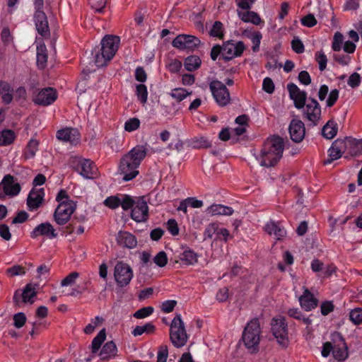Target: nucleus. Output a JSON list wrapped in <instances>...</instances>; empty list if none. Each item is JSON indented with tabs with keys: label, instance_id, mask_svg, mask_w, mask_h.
I'll return each mask as SVG.
<instances>
[{
	"label": "nucleus",
	"instance_id": "nucleus-1",
	"mask_svg": "<svg viewBox=\"0 0 362 362\" xmlns=\"http://www.w3.org/2000/svg\"><path fill=\"white\" fill-rule=\"evenodd\" d=\"M146 154V146L137 145L121 158L119 172L123 175L124 181L132 180L139 175V168Z\"/></svg>",
	"mask_w": 362,
	"mask_h": 362
},
{
	"label": "nucleus",
	"instance_id": "nucleus-2",
	"mask_svg": "<svg viewBox=\"0 0 362 362\" xmlns=\"http://www.w3.org/2000/svg\"><path fill=\"white\" fill-rule=\"evenodd\" d=\"M284 150V142L280 136H274L265 141L256 158L262 166H274L281 158Z\"/></svg>",
	"mask_w": 362,
	"mask_h": 362
},
{
	"label": "nucleus",
	"instance_id": "nucleus-3",
	"mask_svg": "<svg viewBox=\"0 0 362 362\" xmlns=\"http://www.w3.org/2000/svg\"><path fill=\"white\" fill-rule=\"evenodd\" d=\"M120 39L117 36L107 35L101 40V48L95 49V64L98 67L107 64L118 50Z\"/></svg>",
	"mask_w": 362,
	"mask_h": 362
},
{
	"label": "nucleus",
	"instance_id": "nucleus-4",
	"mask_svg": "<svg viewBox=\"0 0 362 362\" xmlns=\"http://www.w3.org/2000/svg\"><path fill=\"white\" fill-rule=\"evenodd\" d=\"M260 333V326L257 319L250 321L244 329L242 339L250 353H257L259 351Z\"/></svg>",
	"mask_w": 362,
	"mask_h": 362
},
{
	"label": "nucleus",
	"instance_id": "nucleus-5",
	"mask_svg": "<svg viewBox=\"0 0 362 362\" xmlns=\"http://www.w3.org/2000/svg\"><path fill=\"white\" fill-rule=\"evenodd\" d=\"M271 327L272 334L276 339L278 344L282 348H286L288 344V330L285 317L282 316L273 317Z\"/></svg>",
	"mask_w": 362,
	"mask_h": 362
},
{
	"label": "nucleus",
	"instance_id": "nucleus-6",
	"mask_svg": "<svg viewBox=\"0 0 362 362\" xmlns=\"http://www.w3.org/2000/svg\"><path fill=\"white\" fill-rule=\"evenodd\" d=\"M70 165L86 179H93L97 175V168L90 159L71 158Z\"/></svg>",
	"mask_w": 362,
	"mask_h": 362
},
{
	"label": "nucleus",
	"instance_id": "nucleus-7",
	"mask_svg": "<svg viewBox=\"0 0 362 362\" xmlns=\"http://www.w3.org/2000/svg\"><path fill=\"white\" fill-rule=\"evenodd\" d=\"M113 274L117 285L121 288L128 286L134 276L132 267L123 261L117 262Z\"/></svg>",
	"mask_w": 362,
	"mask_h": 362
},
{
	"label": "nucleus",
	"instance_id": "nucleus-8",
	"mask_svg": "<svg viewBox=\"0 0 362 362\" xmlns=\"http://www.w3.org/2000/svg\"><path fill=\"white\" fill-rule=\"evenodd\" d=\"M209 88L216 102L220 106H226L230 102V97L226 86L218 80H213L209 83Z\"/></svg>",
	"mask_w": 362,
	"mask_h": 362
},
{
	"label": "nucleus",
	"instance_id": "nucleus-9",
	"mask_svg": "<svg viewBox=\"0 0 362 362\" xmlns=\"http://www.w3.org/2000/svg\"><path fill=\"white\" fill-rule=\"evenodd\" d=\"M21 189V185L13 175H6L0 182V198L15 197Z\"/></svg>",
	"mask_w": 362,
	"mask_h": 362
},
{
	"label": "nucleus",
	"instance_id": "nucleus-10",
	"mask_svg": "<svg viewBox=\"0 0 362 362\" xmlns=\"http://www.w3.org/2000/svg\"><path fill=\"white\" fill-rule=\"evenodd\" d=\"M76 209L74 202L59 204L54 213V220L59 226L65 225Z\"/></svg>",
	"mask_w": 362,
	"mask_h": 362
},
{
	"label": "nucleus",
	"instance_id": "nucleus-11",
	"mask_svg": "<svg viewBox=\"0 0 362 362\" xmlns=\"http://www.w3.org/2000/svg\"><path fill=\"white\" fill-rule=\"evenodd\" d=\"M222 49L223 59L226 62H229L235 57L241 56L245 49V46L242 41L235 43L233 40H230L223 42Z\"/></svg>",
	"mask_w": 362,
	"mask_h": 362
},
{
	"label": "nucleus",
	"instance_id": "nucleus-12",
	"mask_svg": "<svg viewBox=\"0 0 362 362\" xmlns=\"http://www.w3.org/2000/svg\"><path fill=\"white\" fill-rule=\"evenodd\" d=\"M304 107L303 117L311 122L314 126L317 125L321 118V107L319 103L310 96Z\"/></svg>",
	"mask_w": 362,
	"mask_h": 362
},
{
	"label": "nucleus",
	"instance_id": "nucleus-13",
	"mask_svg": "<svg viewBox=\"0 0 362 362\" xmlns=\"http://www.w3.org/2000/svg\"><path fill=\"white\" fill-rule=\"evenodd\" d=\"M131 218L137 223L146 222L148 218V206L143 197L136 199L131 211Z\"/></svg>",
	"mask_w": 362,
	"mask_h": 362
},
{
	"label": "nucleus",
	"instance_id": "nucleus-14",
	"mask_svg": "<svg viewBox=\"0 0 362 362\" xmlns=\"http://www.w3.org/2000/svg\"><path fill=\"white\" fill-rule=\"evenodd\" d=\"M287 90L291 99L293 100L294 106L298 110L303 108L308 100L307 93L304 90H300L293 83H290L287 85Z\"/></svg>",
	"mask_w": 362,
	"mask_h": 362
},
{
	"label": "nucleus",
	"instance_id": "nucleus-15",
	"mask_svg": "<svg viewBox=\"0 0 362 362\" xmlns=\"http://www.w3.org/2000/svg\"><path fill=\"white\" fill-rule=\"evenodd\" d=\"M37 295L35 285L28 284L21 292L19 290L14 293L13 300L16 305H19L21 302L25 303L33 304L34 303L33 298Z\"/></svg>",
	"mask_w": 362,
	"mask_h": 362
},
{
	"label": "nucleus",
	"instance_id": "nucleus-16",
	"mask_svg": "<svg viewBox=\"0 0 362 362\" xmlns=\"http://www.w3.org/2000/svg\"><path fill=\"white\" fill-rule=\"evenodd\" d=\"M170 340L175 347H181V315L176 314L170 324Z\"/></svg>",
	"mask_w": 362,
	"mask_h": 362
},
{
	"label": "nucleus",
	"instance_id": "nucleus-17",
	"mask_svg": "<svg viewBox=\"0 0 362 362\" xmlns=\"http://www.w3.org/2000/svg\"><path fill=\"white\" fill-rule=\"evenodd\" d=\"M57 98V93L53 88H42L34 99L35 103L47 106L53 103Z\"/></svg>",
	"mask_w": 362,
	"mask_h": 362
},
{
	"label": "nucleus",
	"instance_id": "nucleus-18",
	"mask_svg": "<svg viewBox=\"0 0 362 362\" xmlns=\"http://www.w3.org/2000/svg\"><path fill=\"white\" fill-rule=\"evenodd\" d=\"M288 132L291 140L296 143H300L305 137L304 123L298 119H292L288 127Z\"/></svg>",
	"mask_w": 362,
	"mask_h": 362
},
{
	"label": "nucleus",
	"instance_id": "nucleus-19",
	"mask_svg": "<svg viewBox=\"0 0 362 362\" xmlns=\"http://www.w3.org/2000/svg\"><path fill=\"white\" fill-rule=\"evenodd\" d=\"M30 236L33 238L45 236L49 239H53L57 238V233L50 223L45 222L37 226L31 232Z\"/></svg>",
	"mask_w": 362,
	"mask_h": 362
},
{
	"label": "nucleus",
	"instance_id": "nucleus-20",
	"mask_svg": "<svg viewBox=\"0 0 362 362\" xmlns=\"http://www.w3.org/2000/svg\"><path fill=\"white\" fill-rule=\"evenodd\" d=\"M117 245L123 248L134 249L137 246V239L132 233L120 230L116 235Z\"/></svg>",
	"mask_w": 362,
	"mask_h": 362
},
{
	"label": "nucleus",
	"instance_id": "nucleus-21",
	"mask_svg": "<svg viewBox=\"0 0 362 362\" xmlns=\"http://www.w3.org/2000/svg\"><path fill=\"white\" fill-rule=\"evenodd\" d=\"M345 143L343 139H337L332 144L328 150V158L324 160L325 165L331 164L334 160L339 159L344 153V147Z\"/></svg>",
	"mask_w": 362,
	"mask_h": 362
},
{
	"label": "nucleus",
	"instance_id": "nucleus-22",
	"mask_svg": "<svg viewBox=\"0 0 362 362\" xmlns=\"http://www.w3.org/2000/svg\"><path fill=\"white\" fill-rule=\"evenodd\" d=\"M59 140L71 144H76L80 141V134L75 128H64L58 130L56 134Z\"/></svg>",
	"mask_w": 362,
	"mask_h": 362
},
{
	"label": "nucleus",
	"instance_id": "nucleus-23",
	"mask_svg": "<svg viewBox=\"0 0 362 362\" xmlns=\"http://www.w3.org/2000/svg\"><path fill=\"white\" fill-rule=\"evenodd\" d=\"M34 20L37 33L43 37H49L50 35L49 28L45 12H35Z\"/></svg>",
	"mask_w": 362,
	"mask_h": 362
},
{
	"label": "nucleus",
	"instance_id": "nucleus-24",
	"mask_svg": "<svg viewBox=\"0 0 362 362\" xmlns=\"http://www.w3.org/2000/svg\"><path fill=\"white\" fill-rule=\"evenodd\" d=\"M45 196L44 189H32L27 198V205L30 211L37 209L43 202Z\"/></svg>",
	"mask_w": 362,
	"mask_h": 362
},
{
	"label": "nucleus",
	"instance_id": "nucleus-25",
	"mask_svg": "<svg viewBox=\"0 0 362 362\" xmlns=\"http://www.w3.org/2000/svg\"><path fill=\"white\" fill-rule=\"evenodd\" d=\"M299 303L302 309L309 312L317 308L318 300L314 297L313 294L308 289H305L303 295L299 298Z\"/></svg>",
	"mask_w": 362,
	"mask_h": 362
},
{
	"label": "nucleus",
	"instance_id": "nucleus-26",
	"mask_svg": "<svg viewBox=\"0 0 362 362\" xmlns=\"http://www.w3.org/2000/svg\"><path fill=\"white\" fill-rule=\"evenodd\" d=\"M338 337L339 341L337 344H334L332 355L338 361H344L349 356L348 347L342 336L339 334Z\"/></svg>",
	"mask_w": 362,
	"mask_h": 362
},
{
	"label": "nucleus",
	"instance_id": "nucleus-27",
	"mask_svg": "<svg viewBox=\"0 0 362 362\" xmlns=\"http://www.w3.org/2000/svg\"><path fill=\"white\" fill-rule=\"evenodd\" d=\"M13 88L11 84L3 80H0V96L1 101L5 105H9L14 98Z\"/></svg>",
	"mask_w": 362,
	"mask_h": 362
},
{
	"label": "nucleus",
	"instance_id": "nucleus-28",
	"mask_svg": "<svg viewBox=\"0 0 362 362\" xmlns=\"http://www.w3.org/2000/svg\"><path fill=\"white\" fill-rule=\"evenodd\" d=\"M265 230L269 235H273L276 240H281L286 235L284 227L279 222L271 221L265 226Z\"/></svg>",
	"mask_w": 362,
	"mask_h": 362
},
{
	"label": "nucleus",
	"instance_id": "nucleus-29",
	"mask_svg": "<svg viewBox=\"0 0 362 362\" xmlns=\"http://www.w3.org/2000/svg\"><path fill=\"white\" fill-rule=\"evenodd\" d=\"M243 35L251 40L253 45L252 49L254 52H257L259 50L262 35L259 31H255L252 28L245 29L243 32Z\"/></svg>",
	"mask_w": 362,
	"mask_h": 362
},
{
	"label": "nucleus",
	"instance_id": "nucleus-30",
	"mask_svg": "<svg viewBox=\"0 0 362 362\" xmlns=\"http://www.w3.org/2000/svg\"><path fill=\"white\" fill-rule=\"evenodd\" d=\"M206 212L212 216H231L234 210L230 206L214 204L206 209Z\"/></svg>",
	"mask_w": 362,
	"mask_h": 362
},
{
	"label": "nucleus",
	"instance_id": "nucleus-31",
	"mask_svg": "<svg viewBox=\"0 0 362 362\" xmlns=\"http://www.w3.org/2000/svg\"><path fill=\"white\" fill-rule=\"evenodd\" d=\"M201 41L197 37L182 34V50L193 52L199 47Z\"/></svg>",
	"mask_w": 362,
	"mask_h": 362
},
{
	"label": "nucleus",
	"instance_id": "nucleus-32",
	"mask_svg": "<svg viewBox=\"0 0 362 362\" xmlns=\"http://www.w3.org/2000/svg\"><path fill=\"white\" fill-rule=\"evenodd\" d=\"M343 142L346 144L344 147V153L347 152L351 156H356L360 153V142L356 139L346 137Z\"/></svg>",
	"mask_w": 362,
	"mask_h": 362
},
{
	"label": "nucleus",
	"instance_id": "nucleus-33",
	"mask_svg": "<svg viewBox=\"0 0 362 362\" xmlns=\"http://www.w3.org/2000/svg\"><path fill=\"white\" fill-rule=\"evenodd\" d=\"M286 313L288 317L302 322L307 326L310 325L313 322V320L310 316H305L298 308H288Z\"/></svg>",
	"mask_w": 362,
	"mask_h": 362
},
{
	"label": "nucleus",
	"instance_id": "nucleus-34",
	"mask_svg": "<svg viewBox=\"0 0 362 362\" xmlns=\"http://www.w3.org/2000/svg\"><path fill=\"white\" fill-rule=\"evenodd\" d=\"M117 349L114 341H110L104 344L100 352V356L103 360H107L115 357L117 354Z\"/></svg>",
	"mask_w": 362,
	"mask_h": 362
},
{
	"label": "nucleus",
	"instance_id": "nucleus-35",
	"mask_svg": "<svg viewBox=\"0 0 362 362\" xmlns=\"http://www.w3.org/2000/svg\"><path fill=\"white\" fill-rule=\"evenodd\" d=\"M238 17L244 22L252 23L255 25H258L262 22L259 16L255 11L247 10L246 11H238Z\"/></svg>",
	"mask_w": 362,
	"mask_h": 362
},
{
	"label": "nucleus",
	"instance_id": "nucleus-36",
	"mask_svg": "<svg viewBox=\"0 0 362 362\" xmlns=\"http://www.w3.org/2000/svg\"><path fill=\"white\" fill-rule=\"evenodd\" d=\"M338 125L332 119L329 120L322 129V135L327 139H333L337 134Z\"/></svg>",
	"mask_w": 362,
	"mask_h": 362
},
{
	"label": "nucleus",
	"instance_id": "nucleus-37",
	"mask_svg": "<svg viewBox=\"0 0 362 362\" xmlns=\"http://www.w3.org/2000/svg\"><path fill=\"white\" fill-rule=\"evenodd\" d=\"M202 64L201 59L197 55H190L185 58L184 66L188 71H194L197 70Z\"/></svg>",
	"mask_w": 362,
	"mask_h": 362
},
{
	"label": "nucleus",
	"instance_id": "nucleus-38",
	"mask_svg": "<svg viewBox=\"0 0 362 362\" xmlns=\"http://www.w3.org/2000/svg\"><path fill=\"white\" fill-rule=\"evenodd\" d=\"M198 257V255L192 250H185L182 252V264L194 265L197 262Z\"/></svg>",
	"mask_w": 362,
	"mask_h": 362
},
{
	"label": "nucleus",
	"instance_id": "nucleus-39",
	"mask_svg": "<svg viewBox=\"0 0 362 362\" xmlns=\"http://www.w3.org/2000/svg\"><path fill=\"white\" fill-rule=\"evenodd\" d=\"M165 66L170 73L178 76L180 75V71L181 70V62L178 59H174L169 57Z\"/></svg>",
	"mask_w": 362,
	"mask_h": 362
},
{
	"label": "nucleus",
	"instance_id": "nucleus-40",
	"mask_svg": "<svg viewBox=\"0 0 362 362\" xmlns=\"http://www.w3.org/2000/svg\"><path fill=\"white\" fill-rule=\"evenodd\" d=\"M105 338H106L105 329H103L98 332L97 336L95 337L92 341L91 349H92L93 354H95L98 351L103 342L105 341Z\"/></svg>",
	"mask_w": 362,
	"mask_h": 362
},
{
	"label": "nucleus",
	"instance_id": "nucleus-41",
	"mask_svg": "<svg viewBox=\"0 0 362 362\" xmlns=\"http://www.w3.org/2000/svg\"><path fill=\"white\" fill-rule=\"evenodd\" d=\"M16 138L13 131L4 129L0 132V146H8L13 143Z\"/></svg>",
	"mask_w": 362,
	"mask_h": 362
},
{
	"label": "nucleus",
	"instance_id": "nucleus-42",
	"mask_svg": "<svg viewBox=\"0 0 362 362\" xmlns=\"http://www.w3.org/2000/svg\"><path fill=\"white\" fill-rule=\"evenodd\" d=\"M156 330V327L151 322H148L142 326H136L132 331L134 337L140 336L144 333L151 334Z\"/></svg>",
	"mask_w": 362,
	"mask_h": 362
},
{
	"label": "nucleus",
	"instance_id": "nucleus-43",
	"mask_svg": "<svg viewBox=\"0 0 362 362\" xmlns=\"http://www.w3.org/2000/svg\"><path fill=\"white\" fill-rule=\"evenodd\" d=\"M183 144H187L188 146H191L193 148H206L211 146V144L209 140L204 137L192 141V142H182Z\"/></svg>",
	"mask_w": 362,
	"mask_h": 362
},
{
	"label": "nucleus",
	"instance_id": "nucleus-44",
	"mask_svg": "<svg viewBox=\"0 0 362 362\" xmlns=\"http://www.w3.org/2000/svg\"><path fill=\"white\" fill-rule=\"evenodd\" d=\"M231 238H233V235H230L228 229L221 228L219 226H218L216 235L214 238V241H221L226 243L228 240Z\"/></svg>",
	"mask_w": 362,
	"mask_h": 362
},
{
	"label": "nucleus",
	"instance_id": "nucleus-45",
	"mask_svg": "<svg viewBox=\"0 0 362 362\" xmlns=\"http://www.w3.org/2000/svg\"><path fill=\"white\" fill-rule=\"evenodd\" d=\"M218 224V222H213L206 226L203 233L204 240H211L215 237Z\"/></svg>",
	"mask_w": 362,
	"mask_h": 362
},
{
	"label": "nucleus",
	"instance_id": "nucleus-46",
	"mask_svg": "<svg viewBox=\"0 0 362 362\" xmlns=\"http://www.w3.org/2000/svg\"><path fill=\"white\" fill-rule=\"evenodd\" d=\"M26 273L25 268L22 265L15 264L11 267L6 269V274L8 277H14L16 276H23Z\"/></svg>",
	"mask_w": 362,
	"mask_h": 362
},
{
	"label": "nucleus",
	"instance_id": "nucleus-47",
	"mask_svg": "<svg viewBox=\"0 0 362 362\" xmlns=\"http://www.w3.org/2000/svg\"><path fill=\"white\" fill-rule=\"evenodd\" d=\"M209 33L212 37L223 39L224 36L223 23L221 21H215Z\"/></svg>",
	"mask_w": 362,
	"mask_h": 362
},
{
	"label": "nucleus",
	"instance_id": "nucleus-48",
	"mask_svg": "<svg viewBox=\"0 0 362 362\" xmlns=\"http://www.w3.org/2000/svg\"><path fill=\"white\" fill-rule=\"evenodd\" d=\"M38 141L35 139H31L27 146L25 151V158H31L35 156L36 151H37Z\"/></svg>",
	"mask_w": 362,
	"mask_h": 362
},
{
	"label": "nucleus",
	"instance_id": "nucleus-49",
	"mask_svg": "<svg viewBox=\"0 0 362 362\" xmlns=\"http://www.w3.org/2000/svg\"><path fill=\"white\" fill-rule=\"evenodd\" d=\"M45 51V46H41L40 47L37 48V64L42 69L45 68L47 61V54Z\"/></svg>",
	"mask_w": 362,
	"mask_h": 362
},
{
	"label": "nucleus",
	"instance_id": "nucleus-50",
	"mask_svg": "<svg viewBox=\"0 0 362 362\" xmlns=\"http://www.w3.org/2000/svg\"><path fill=\"white\" fill-rule=\"evenodd\" d=\"M344 40V36L340 32H336L334 35L332 48L335 52H339L341 49V45Z\"/></svg>",
	"mask_w": 362,
	"mask_h": 362
},
{
	"label": "nucleus",
	"instance_id": "nucleus-51",
	"mask_svg": "<svg viewBox=\"0 0 362 362\" xmlns=\"http://www.w3.org/2000/svg\"><path fill=\"white\" fill-rule=\"evenodd\" d=\"M140 121L138 118H130L124 123V129L127 132H132L139 129Z\"/></svg>",
	"mask_w": 362,
	"mask_h": 362
},
{
	"label": "nucleus",
	"instance_id": "nucleus-52",
	"mask_svg": "<svg viewBox=\"0 0 362 362\" xmlns=\"http://www.w3.org/2000/svg\"><path fill=\"white\" fill-rule=\"evenodd\" d=\"M136 95L141 103H146L148 98L147 88L144 84L136 86Z\"/></svg>",
	"mask_w": 362,
	"mask_h": 362
},
{
	"label": "nucleus",
	"instance_id": "nucleus-53",
	"mask_svg": "<svg viewBox=\"0 0 362 362\" xmlns=\"http://www.w3.org/2000/svg\"><path fill=\"white\" fill-rule=\"evenodd\" d=\"M349 318L355 325L361 324L362 322V308L353 309L349 313Z\"/></svg>",
	"mask_w": 362,
	"mask_h": 362
},
{
	"label": "nucleus",
	"instance_id": "nucleus-54",
	"mask_svg": "<svg viewBox=\"0 0 362 362\" xmlns=\"http://www.w3.org/2000/svg\"><path fill=\"white\" fill-rule=\"evenodd\" d=\"M153 310L154 309L151 306L144 307L136 311L134 313V317L137 319H143L151 315Z\"/></svg>",
	"mask_w": 362,
	"mask_h": 362
},
{
	"label": "nucleus",
	"instance_id": "nucleus-55",
	"mask_svg": "<svg viewBox=\"0 0 362 362\" xmlns=\"http://www.w3.org/2000/svg\"><path fill=\"white\" fill-rule=\"evenodd\" d=\"M315 60L319 64V69L321 71H323L326 67L327 64V58L325 53L322 51L317 52L315 54Z\"/></svg>",
	"mask_w": 362,
	"mask_h": 362
},
{
	"label": "nucleus",
	"instance_id": "nucleus-56",
	"mask_svg": "<svg viewBox=\"0 0 362 362\" xmlns=\"http://www.w3.org/2000/svg\"><path fill=\"white\" fill-rule=\"evenodd\" d=\"M339 90H337L336 88L332 89L329 93L328 98L326 100L327 107H332L336 103L337 100L339 99Z\"/></svg>",
	"mask_w": 362,
	"mask_h": 362
},
{
	"label": "nucleus",
	"instance_id": "nucleus-57",
	"mask_svg": "<svg viewBox=\"0 0 362 362\" xmlns=\"http://www.w3.org/2000/svg\"><path fill=\"white\" fill-rule=\"evenodd\" d=\"M153 262L160 267H163L168 262L166 253L163 251L159 252L153 258Z\"/></svg>",
	"mask_w": 362,
	"mask_h": 362
},
{
	"label": "nucleus",
	"instance_id": "nucleus-58",
	"mask_svg": "<svg viewBox=\"0 0 362 362\" xmlns=\"http://www.w3.org/2000/svg\"><path fill=\"white\" fill-rule=\"evenodd\" d=\"M291 48L297 54H302L305 51V47L302 41L298 37H295L291 41Z\"/></svg>",
	"mask_w": 362,
	"mask_h": 362
},
{
	"label": "nucleus",
	"instance_id": "nucleus-59",
	"mask_svg": "<svg viewBox=\"0 0 362 362\" xmlns=\"http://www.w3.org/2000/svg\"><path fill=\"white\" fill-rule=\"evenodd\" d=\"M120 206L122 208L127 211L132 209L135 204L136 200H134L130 196L124 195L122 199H120Z\"/></svg>",
	"mask_w": 362,
	"mask_h": 362
},
{
	"label": "nucleus",
	"instance_id": "nucleus-60",
	"mask_svg": "<svg viewBox=\"0 0 362 362\" xmlns=\"http://www.w3.org/2000/svg\"><path fill=\"white\" fill-rule=\"evenodd\" d=\"M361 82V77L359 74L354 72L350 75L347 84L352 88H356L359 86Z\"/></svg>",
	"mask_w": 362,
	"mask_h": 362
},
{
	"label": "nucleus",
	"instance_id": "nucleus-61",
	"mask_svg": "<svg viewBox=\"0 0 362 362\" xmlns=\"http://www.w3.org/2000/svg\"><path fill=\"white\" fill-rule=\"evenodd\" d=\"M13 325L19 329L23 327L26 322V316L23 313H18L13 315Z\"/></svg>",
	"mask_w": 362,
	"mask_h": 362
},
{
	"label": "nucleus",
	"instance_id": "nucleus-62",
	"mask_svg": "<svg viewBox=\"0 0 362 362\" xmlns=\"http://www.w3.org/2000/svg\"><path fill=\"white\" fill-rule=\"evenodd\" d=\"M79 274L76 272H71L68 276H66L61 282L62 286H68L73 285L77 278L78 277Z\"/></svg>",
	"mask_w": 362,
	"mask_h": 362
},
{
	"label": "nucleus",
	"instance_id": "nucleus-63",
	"mask_svg": "<svg viewBox=\"0 0 362 362\" xmlns=\"http://www.w3.org/2000/svg\"><path fill=\"white\" fill-rule=\"evenodd\" d=\"M177 305V301L174 300H168L162 303L160 310L164 313H171Z\"/></svg>",
	"mask_w": 362,
	"mask_h": 362
},
{
	"label": "nucleus",
	"instance_id": "nucleus-64",
	"mask_svg": "<svg viewBox=\"0 0 362 362\" xmlns=\"http://www.w3.org/2000/svg\"><path fill=\"white\" fill-rule=\"evenodd\" d=\"M104 204L106 206L110 209H116L120 206V199L115 196H111L107 197L105 201Z\"/></svg>",
	"mask_w": 362,
	"mask_h": 362
}]
</instances>
